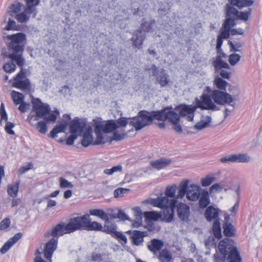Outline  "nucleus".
<instances>
[{
    "instance_id": "obj_1",
    "label": "nucleus",
    "mask_w": 262,
    "mask_h": 262,
    "mask_svg": "<svg viewBox=\"0 0 262 262\" xmlns=\"http://www.w3.org/2000/svg\"><path fill=\"white\" fill-rule=\"evenodd\" d=\"M7 38L10 40L8 45V48L11 53L7 52H3L2 56L4 57H8L11 59V62L5 63L3 67L5 72L8 73H13L16 68V64L13 62L14 61L21 68L25 63V60L22 54L24 50V43L26 40V35L22 33H18L11 35H8Z\"/></svg>"
},
{
    "instance_id": "obj_2",
    "label": "nucleus",
    "mask_w": 262,
    "mask_h": 262,
    "mask_svg": "<svg viewBox=\"0 0 262 262\" xmlns=\"http://www.w3.org/2000/svg\"><path fill=\"white\" fill-rule=\"evenodd\" d=\"M201 101H198V106L202 110H219L216 104L225 105L228 104L234 106L235 96H232L225 91L213 90L211 95L204 94L200 96Z\"/></svg>"
},
{
    "instance_id": "obj_3",
    "label": "nucleus",
    "mask_w": 262,
    "mask_h": 262,
    "mask_svg": "<svg viewBox=\"0 0 262 262\" xmlns=\"http://www.w3.org/2000/svg\"><path fill=\"white\" fill-rule=\"evenodd\" d=\"M219 253L213 255L215 262H242L239 252L232 239L225 238L221 241L218 245Z\"/></svg>"
},
{
    "instance_id": "obj_4",
    "label": "nucleus",
    "mask_w": 262,
    "mask_h": 262,
    "mask_svg": "<svg viewBox=\"0 0 262 262\" xmlns=\"http://www.w3.org/2000/svg\"><path fill=\"white\" fill-rule=\"evenodd\" d=\"M81 230L101 231L103 226L98 222L91 221L89 214L71 218L67 224V233Z\"/></svg>"
},
{
    "instance_id": "obj_5",
    "label": "nucleus",
    "mask_w": 262,
    "mask_h": 262,
    "mask_svg": "<svg viewBox=\"0 0 262 262\" xmlns=\"http://www.w3.org/2000/svg\"><path fill=\"white\" fill-rule=\"evenodd\" d=\"M144 202L163 210L162 213L160 214L162 221L170 223L173 220L177 202L176 199H169L166 196H161L156 199H149L144 201Z\"/></svg>"
},
{
    "instance_id": "obj_6",
    "label": "nucleus",
    "mask_w": 262,
    "mask_h": 262,
    "mask_svg": "<svg viewBox=\"0 0 262 262\" xmlns=\"http://www.w3.org/2000/svg\"><path fill=\"white\" fill-rule=\"evenodd\" d=\"M155 26L156 20L155 19H151L149 21H147L145 18H143L139 29L134 32L131 39L133 46L138 49L142 48L146 37L145 32H152L153 28Z\"/></svg>"
},
{
    "instance_id": "obj_7",
    "label": "nucleus",
    "mask_w": 262,
    "mask_h": 262,
    "mask_svg": "<svg viewBox=\"0 0 262 262\" xmlns=\"http://www.w3.org/2000/svg\"><path fill=\"white\" fill-rule=\"evenodd\" d=\"M32 111L36 115L47 122H55L59 115L58 111L50 113V108L49 105L45 104L37 98L32 102Z\"/></svg>"
},
{
    "instance_id": "obj_8",
    "label": "nucleus",
    "mask_w": 262,
    "mask_h": 262,
    "mask_svg": "<svg viewBox=\"0 0 262 262\" xmlns=\"http://www.w3.org/2000/svg\"><path fill=\"white\" fill-rule=\"evenodd\" d=\"M152 123L151 112L142 110L139 112L137 117L132 118L129 124L134 126L136 130H139Z\"/></svg>"
},
{
    "instance_id": "obj_9",
    "label": "nucleus",
    "mask_w": 262,
    "mask_h": 262,
    "mask_svg": "<svg viewBox=\"0 0 262 262\" xmlns=\"http://www.w3.org/2000/svg\"><path fill=\"white\" fill-rule=\"evenodd\" d=\"M13 87L23 91H29L31 88L30 81L27 77L26 72L23 68L13 77L12 80H10Z\"/></svg>"
},
{
    "instance_id": "obj_10",
    "label": "nucleus",
    "mask_w": 262,
    "mask_h": 262,
    "mask_svg": "<svg viewBox=\"0 0 262 262\" xmlns=\"http://www.w3.org/2000/svg\"><path fill=\"white\" fill-rule=\"evenodd\" d=\"M105 221V224L103 227L102 231L111 235L113 237L117 238L119 241H122L124 244H126L127 241V238L121 232L117 231L116 224L111 221L108 216L107 221Z\"/></svg>"
},
{
    "instance_id": "obj_11",
    "label": "nucleus",
    "mask_w": 262,
    "mask_h": 262,
    "mask_svg": "<svg viewBox=\"0 0 262 262\" xmlns=\"http://www.w3.org/2000/svg\"><path fill=\"white\" fill-rule=\"evenodd\" d=\"M146 70L151 72L152 75L156 77L157 82L162 88L166 86L170 81L168 74L163 68L159 69L156 65L152 64Z\"/></svg>"
},
{
    "instance_id": "obj_12",
    "label": "nucleus",
    "mask_w": 262,
    "mask_h": 262,
    "mask_svg": "<svg viewBox=\"0 0 262 262\" xmlns=\"http://www.w3.org/2000/svg\"><path fill=\"white\" fill-rule=\"evenodd\" d=\"M201 98H195V105L193 106L192 105L182 104L179 106L180 108L179 111V117H185L186 116V119L188 121H192L193 120L194 116V112L196 108H200L198 106V101H201Z\"/></svg>"
},
{
    "instance_id": "obj_13",
    "label": "nucleus",
    "mask_w": 262,
    "mask_h": 262,
    "mask_svg": "<svg viewBox=\"0 0 262 262\" xmlns=\"http://www.w3.org/2000/svg\"><path fill=\"white\" fill-rule=\"evenodd\" d=\"M167 110L168 108L165 107L161 110L151 111L152 121L156 119L161 121L168 120L169 122H173L172 119H174L173 117H175L177 113L173 111H167Z\"/></svg>"
},
{
    "instance_id": "obj_14",
    "label": "nucleus",
    "mask_w": 262,
    "mask_h": 262,
    "mask_svg": "<svg viewBox=\"0 0 262 262\" xmlns=\"http://www.w3.org/2000/svg\"><path fill=\"white\" fill-rule=\"evenodd\" d=\"M127 234H131L129 238L133 245L136 246H141L143 245L144 238L148 236L147 231H141L140 230H129L127 232Z\"/></svg>"
},
{
    "instance_id": "obj_15",
    "label": "nucleus",
    "mask_w": 262,
    "mask_h": 262,
    "mask_svg": "<svg viewBox=\"0 0 262 262\" xmlns=\"http://www.w3.org/2000/svg\"><path fill=\"white\" fill-rule=\"evenodd\" d=\"M177 212L181 221L188 222L190 216V208L187 205L183 203H179L177 206Z\"/></svg>"
},
{
    "instance_id": "obj_16",
    "label": "nucleus",
    "mask_w": 262,
    "mask_h": 262,
    "mask_svg": "<svg viewBox=\"0 0 262 262\" xmlns=\"http://www.w3.org/2000/svg\"><path fill=\"white\" fill-rule=\"evenodd\" d=\"M57 245V239L51 238L48 241L44 248V257L47 260H51L54 251L56 250Z\"/></svg>"
},
{
    "instance_id": "obj_17",
    "label": "nucleus",
    "mask_w": 262,
    "mask_h": 262,
    "mask_svg": "<svg viewBox=\"0 0 262 262\" xmlns=\"http://www.w3.org/2000/svg\"><path fill=\"white\" fill-rule=\"evenodd\" d=\"M80 136H82L81 144L83 147H88L92 144L93 141L92 127L89 125Z\"/></svg>"
},
{
    "instance_id": "obj_18",
    "label": "nucleus",
    "mask_w": 262,
    "mask_h": 262,
    "mask_svg": "<svg viewBox=\"0 0 262 262\" xmlns=\"http://www.w3.org/2000/svg\"><path fill=\"white\" fill-rule=\"evenodd\" d=\"M164 246L163 242L159 239L153 238L148 242L147 247L148 250L153 254L156 255L161 250Z\"/></svg>"
},
{
    "instance_id": "obj_19",
    "label": "nucleus",
    "mask_w": 262,
    "mask_h": 262,
    "mask_svg": "<svg viewBox=\"0 0 262 262\" xmlns=\"http://www.w3.org/2000/svg\"><path fill=\"white\" fill-rule=\"evenodd\" d=\"M220 210L212 206H209L206 208L204 212V217L207 221L211 222L215 220H218L219 217Z\"/></svg>"
},
{
    "instance_id": "obj_20",
    "label": "nucleus",
    "mask_w": 262,
    "mask_h": 262,
    "mask_svg": "<svg viewBox=\"0 0 262 262\" xmlns=\"http://www.w3.org/2000/svg\"><path fill=\"white\" fill-rule=\"evenodd\" d=\"M200 195V187L192 184L188 186L187 193V199L188 200L195 201L199 199Z\"/></svg>"
},
{
    "instance_id": "obj_21",
    "label": "nucleus",
    "mask_w": 262,
    "mask_h": 262,
    "mask_svg": "<svg viewBox=\"0 0 262 262\" xmlns=\"http://www.w3.org/2000/svg\"><path fill=\"white\" fill-rule=\"evenodd\" d=\"M171 162L172 161L170 159L162 158L155 161H151L150 164L152 168L159 170L166 168L167 166L170 165Z\"/></svg>"
},
{
    "instance_id": "obj_22",
    "label": "nucleus",
    "mask_w": 262,
    "mask_h": 262,
    "mask_svg": "<svg viewBox=\"0 0 262 262\" xmlns=\"http://www.w3.org/2000/svg\"><path fill=\"white\" fill-rule=\"evenodd\" d=\"M86 123L84 122H80L78 120H73L70 124V131L73 134L79 133L81 135L84 132V128L86 127Z\"/></svg>"
},
{
    "instance_id": "obj_23",
    "label": "nucleus",
    "mask_w": 262,
    "mask_h": 262,
    "mask_svg": "<svg viewBox=\"0 0 262 262\" xmlns=\"http://www.w3.org/2000/svg\"><path fill=\"white\" fill-rule=\"evenodd\" d=\"M36 13L28 9L26 7L22 12H19L15 16V19L20 23H25L30 18V15L33 14V17H35L36 15Z\"/></svg>"
},
{
    "instance_id": "obj_24",
    "label": "nucleus",
    "mask_w": 262,
    "mask_h": 262,
    "mask_svg": "<svg viewBox=\"0 0 262 262\" xmlns=\"http://www.w3.org/2000/svg\"><path fill=\"white\" fill-rule=\"evenodd\" d=\"M21 236L22 234L19 232L15 234L13 237L10 238L1 249V252L2 253H5L21 237Z\"/></svg>"
},
{
    "instance_id": "obj_25",
    "label": "nucleus",
    "mask_w": 262,
    "mask_h": 262,
    "mask_svg": "<svg viewBox=\"0 0 262 262\" xmlns=\"http://www.w3.org/2000/svg\"><path fill=\"white\" fill-rule=\"evenodd\" d=\"M103 131L104 133H110L114 132L117 128L116 123L113 120H108L104 124L99 123L96 124Z\"/></svg>"
},
{
    "instance_id": "obj_26",
    "label": "nucleus",
    "mask_w": 262,
    "mask_h": 262,
    "mask_svg": "<svg viewBox=\"0 0 262 262\" xmlns=\"http://www.w3.org/2000/svg\"><path fill=\"white\" fill-rule=\"evenodd\" d=\"M230 84L220 76L215 77L213 81V85L215 88L214 90H220L221 91H226V88Z\"/></svg>"
},
{
    "instance_id": "obj_27",
    "label": "nucleus",
    "mask_w": 262,
    "mask_h": 262,
    "mask_svg": "<svg viewBox=\"0 0 262 262\" xmlns=\"http://www.w3.org/2000/svg\"><path fill=\"white\" fill-rule=\"evenodd\" d=\"M199 202V207L202 209L207 208L210 203L208 192L204 190L200 195Z\"/></svg>"
},
{
    "instance_id": "obj_28",
    "label": "nucleus",
    "mask_w": 262,
    "mask_h": 262,
    "mask_svg": "<svg viewBox=\"0 0 262 262\" xmlns=\"http://www.w3.org/2000/svg\"><path fill=\"white\" fill-rule=\"evenodd\" d=\"M213 65L215 72H217L223 69H230L229 65L226 62L223 60L219 56H217L216 59L213 61Z\"/></svg>"
},
{
    "instance_id": "obj_29",
    "label": "nucleus",
    "mask_w": 262,
    "mask_h": 262,
    "mask_svg": "<svg viewBox=\"0 0 262 262\" xmlns=\"http://www.w3.org/2000/svg\"><path fill=\"white\" fill-rule=\"evenodd\" d=\"M64 230H66L64 223L58 224L52 229L51 232L47 233V236L51 235L54 238L56 236L62 235Z\"/></svg>"
},
{
    "instance_id": "obj_30",
    "label": "nucleus",
    "mask_w": 262,
    "mask_h": 262,
    "mask_svg": "<svg viewBox=\"0 0 262 262\" xmlns=\"http://www.w3.org/2000/svg\"><path fill=\"white\" fill-rule=\"evenodd\" d=\"M223 234L226 237H233L235 235L236 229L231 223H224Z\"/></svg>"
},
{
    "instance_id": "obj_31",
    "label": "nucleus",
    "mask_w": 262,
    "mask_h": 262,
    "mask_svg": "<svg viewBox=\"0 0 262 262\" xmlns=\"http://www.w3.org/2000/svg\"><path fill=\"white\" fill-rule=\"evenodd\" d=\"M24 6L18 2H15L12 4L9 8L8 12L11 16H15L24 8Z\"/></svg>"
},
{
    "instance_id": "obj_32",
    "label": "nucleus",
    "mask_w": 262,
    "mask_h": 262,
    "mask_svg": "<svg viewBox=\"0 0 262 262\" xmlns=\"http://www.w3.org/2000/svg\"><path fill=\"white\" fill-rule=\"evenodd\" d=\"M230 2L232 6L237 7L241 9L244 7L252 6L254 1L253 0H230Z\"/></svg>"
},
{
    "instance_id": "obj_33",
    "label": "nucleus",
    "mask_w": 262,
    "mask_h": 262,
    "mask_svg": "<svg viewBox=\"0 0 262 262\" xmlns=\"http://www.w3.org/2000/svg\"><path fill=\"white\" fill-rule=\"evenodd\" d=\"M135 216L136 221L133 225L136 227H139L142 225V220L143 213L141 208L139 207H135L132 209Z\"/></svg>"
},
{
    "instance_id": "obj_34",
    "label": "nucleus",
    "mask_w": 262,
    "mask_h": 262,
    "mask_svg": "<svg viewBox=\"0 0 262 262\" xmlns=\"http://www.w3.org/2000/svg\"><path fill=\"white\" fill-rule=\"evenodd\" d=\"M157 257L160 262H170L172 259L171 254L167 249L160 251Z\"/></svg>"
},
{
    "instance_id": "obj_35",
    "label": "nucleus",
    "mask_w": 262,
    "mask_h": 262,
    "mask_svg": "<svg viewBox=\"0 0 262 262\" xmlns=\"http://www.w3.org/2000/svg\"><path fill=\"white\" fill-rule=\"evenodd\" d=\"M94 132L96 136V139L93 143L94 145H100L105 143L103 133V131L96 124L95 125Z\"/></svg>"
},
{
    "instance_id": "obj_36",
    "label": "nucleus",
    "mask_w": 262,
    "mask_h": 262,
    "mask_svg": "<svg viewBox=\"0 0 262 262\" xmlns=\"http://www.w3.org/2000/svg\"><path fill=\"white\" fill-rule=\"evenodd\" d=\"M188 182L189 181L187 180L180 183L178 188L179 191L177 195V198L181 199L184 197L185 194L187 196V190L189 186Z\"/></svg>"
},
{
    "instance_id": "obj_37",
    "label": "nucleus",
    "mask_w": 262,
    "mask_h": 262,
    "mask_svg": "<svg viewBox=\"0 0 262 262\" xmlns=\"http://www.w3.org/2000/svg\"><path fill=\"white\" fill-rule=\"evenodd\" d=\"M19 184V181H17L14 184H11L8 185L7 192L9 196L12 198H16L17 196L18 192Z\"/></svg>"
},
{
    "instance_id": "obj_38",
    "label": "nucleus",
    "mask_w": 262,
    "mask_h": 262,
    "mask_svg": "<svg viewBox=\"0 0 262 262\" xmlns=\"http://www.w3.org/2000/svg\"><path fill=\"white\" fill-rule=\"evenodd\" d=\"M212 230L215 237L217 239H220L222 237V231L220 219L213 221Z\"/></svg>"
},
{
    "instance_id": "obj_39",
    "label": "nucleus",
    "mask_w": 262,
    "mask_h": 262,
    "mask_svg": "<svg viewBox=\"0 0 262 262\" xmlns=\"http://www.w3.org/2000/svg\"><path fill=\"white\" fill-rule=\"evenodd\" d=\"M90 216L93 215L100 218L101 219L107 221L108 214L105 212L102 209H92L90 210Z\"/></svg>"
},
{
    "instance_id": "obj_40",
    "label": "nucleus",
    "mask_w": 262,
    "mask_h": 262,
    "mask_svg": "<svg viewBox=\"0 0 262 262\" xmlns=\"http://www.w3.org/2000/svg\"><path fill=\"white\" fill-rule=\"evenodd\" d=\"M211 121V118L210 116H207L205 119L201 120L199 122L195 124L194 128L198 130H201L206 127L209 126Z\"/></svg>"
},
{
    "instance_id": "obj_41",
    "label": "nucleus",
    "mask_w": 262,
    "mask_h": 262,
    "mask_svg": "<svg viewBox=\"0 0 262 262\" xmlns=\"http://www.w3.org/2000/svg\"><path fill=\"white\" fill-rule=\"evenodd\" d=\"M11 98L14 103L17 105L21 103L24 100V96L21 93L15 91H12L11 93Z\"/></svg>"
},
{
    "instance_id": "obj_42",
    "label": "nucleus",
    "mask_w": 262,
    "mask_h": 262,
    "mask_svg": "<svg viewBox=\"0 0 262 262\" xmlns=\"http://www.w3.org/2000/svg\"><path fill=\"white\" fill-rule=\"evenodd\" d=\"M226 9L227 16L230 17V18L232 17V18L236 19L239 13V11L237 10V9L234 8V6L228 4L226 5Z\"/></svg>"
},
{
    "instance_id": "obj_43",
    "label": "nucleus",
    "mask_w": 262,
    "mask_h": 262,
    "mask_svg": "<svg viewBox=\"0 0 262 262\" xmlns=\"http://www.w3.org/2000/svg\"><path fill=\"white\" fill-rule=\"evenodd\" d=\"M66 130V123H62V124L56 125L53 129L50 132V136L51 138H54L56 137L58 133L64 132Z\"/></svg>"
},
{
    "instance_id": "obj_44",
    "label": "nucleus",
    "mask_w": 262,
    "mask_h": 262,
    "mask_svg": "<svg viewBox=\"0 0 262 262\" xmlns=\"http://www.w3.org/2000/svg\"><path fill=\"white\" fill-rule=\"evenodd\" d=\"M144 216L148 221H158L160 218V214L154 211H146L144 212Z\"/></svg>"
},
{
    "instance_id": "obj_45",
    "label": "nucleus",
    "mask_w": 262,
    "mask_h": 262,
    "mask_svg": "<svg viewBox=\"0 0 262 262\" xmlns=\"http://www.w3.org/2000/svg\"><path fill=\"white\" fill-rule=\"evenodd\" d=\"M174 119H173V122H170L173 125V129L177 133H181L182 132V127L181 125L180 124V117L179 115L177 113V115L175 117H173Z\"/></svg>"
},
{
    "instance_id": "obj_46",
    "label": "nucleus",
    "mask_w": 262,
    "mask_h": 262,
    "mask_svg": "<svg viewBox=\"0 0 262 262\" xmlns=\"http://www.w3.org/2000/svg\"><path fill=\"white\" fill-rule=\"evenodd\" d=\"M40 0H26V8L30 11H34L37 13L36 7L38 5Z\"/></svg>"
},
{
    "instance_id": "obj_47",
    "label": "nucleus",
    "mask_w": 262,
    "mask_h": 262,
    "mask_svg": "<svg viewBox=\"0 0 262 262\" xmlns=\"http://www.w3.org/2000/svg\"><path fill=\"white\" fill-rule=\"evenodd\" d=\"M215 178L213 174L207 175L204 178L201 179V184L203 187H207L211 184Z\"/></svg>"
},
{
    "instance_id": "obj_48",
    "label": "nucleus",
    "mask_w": 262,
    "mask_h": 262,
    "mask_svg": "<svg viewBox=\"0 0 262 262\" xmlns=\"http://www.w3.org/2000/svg\"><path fill=\"white\" fill-rule=\"evenodd\" d=\"M215 236H210L205 241V245L207 249L216 248V241Z\"/></svg>"
},
{
    "instance_id": "obj_49",
    "label": "nucleus",
    "mask_w": 262,
    "mask_h": 262,
    "mask_svg": "<svg viewBox=\"0 0 262 262\" xmlns=\"http://www.w3.org/2000/svg\"><path fill=\"white\" fill-rule=\"evenodd\" d=\"M252 9L249 8L247 11H239V13L236 20L239 19L246 21L249 20V16L251 15Z\"/></svg>"
},
{
    "instance_id": "obj_50",
    "label": "nucleus",
    "mask_w": 262,
    "mask_h": 262,
    "mask_svg": "<svg viewBox=\"0 0 262 262\" xmlns=\"http://www.w3.org/2000/svg\"><path fill=\"white\" fill-rule=\"evenodd\" d=\"M177 188L176 185H173L172 186H168L165 190V194L166 197L171 198L174 199L176 193V190Z\"/></svg>"
},
{
    "instance_id": "obj_51",
    "label": "nucleus",
    "mask_w": 262,
    "mask_h": 262,
    "mask_svg": "<svg viewBox=\"0 0 262 262\" xmlns=\"http://www.w3.org/2000/svg\"><path fill=\"white\" fill-rule=\"evenodd\" d=\"M122 170V166L121 165L113 166L111 169H105L103 172L107 175H111L115 172H121Z\"/></svg>"
},
{
    "instance_id": "obj_52",
    "label": "nucleus",
    "mask_w": 262,
    "mask_h": 262,
    "mask_svg": "<svg viewBox=\"0 0 262 262\" xmlns=\"http://www.w3.org/2000/svg\"><path fill=\"white\" fill-rule=\"evenodd\" d=\"M235 25V19L232 18H228L224 21L223 24V29H227L231 30V28Z\"/></svg>"
},
{
    "instance_id": "obj_53",
    "label": "nucleus",
    "mask_w": 262,
    "mask_h": 262,
    "mask_svg": "<svg viewBox=\"0 0 262 262\" xmlns=\"http://www.w3.org/2000/svg\"><path fill=\"white\" fill-rule=\"evenodd\" d=\"M126 134L124 132L119 133L118 131L115 130L113 132V136L111 139V141H121L126 137Z\"/></svg>"
},
{
    "instance_id": "obj_54",
    "label": "nucleus",
    "mask_w": 262,
    "mask_h": 262,
    "mask_svg": "<svg viewBox=\"0 0 262 262\" xmlns=\"http://www.w3.org/2000/svg\"><path fill=\"white\" fill-rule=\"evenodd\" d=\"M129 191V189L125 188H118L115 190L114 192V196L115 198H118L119 197H122L124 193L128 192Z\"/></svg>"
},
{
    "instance_id": "obj_55",
    "label": "nucleus",
    "mask_w": 262,
    "mask_h": 262,
    "mask_svg": "<svg viewBox=\"0 0 262 262\" xmlns=\"http://www.w3.org/2000/svg\"><path fill=\"white\" fill-rule=\"evenodd\" d=\"M241 56L238 54H232L229 56V62L231 66L235 65L240 60Z\"/></svg>"
},
{
    "instance_id": "obj_56",
    "label": "nucleus",
    "mask_w": 262,
    "mask_h": 262,
    "mask_svg": "<svg viewBox=\"0 0 262 262\" xmlns=\"http://www.w3.org/2000/svg\"><path fill=\"white\" fill-rule=\"evenodd\" d=\"M36 127L38 132L42 134H45L47 131V125L45 122H38Z\"/></svg>"
},
{
    "instance_id": "obj_57",
    "label": "nucleus",
    "mask_w": 262,
    "mask_h": 262,
    "mask_svg": "<svg viewBox=\"0 0 262 262\" xmlns=\"http://www.w3.org/2000/svg\"><path fill=\"white\" fill-rule=\"evenodd\" d=\"M11 220L8 217H6L0 222V230H4L10 227Z\"/></svg>"
},
{
    "instance_id": "obj_58",
    "label": "nucleus",
    "mask_w": 262,
    "mask_h": 262,
    "mask_svg": "<svg viewBox=\"0 0 262 262\" xmlns=\"http://www.w3.org/2000/svg\"><path fill=\"white\" fill-rule=\"evenodd\" d=\"M14 127V124L9 121L6 122V124L5 127V130L6 132L11 135H14L15 134L14 131L12 128Z\"/></svg>"
},
{
    "instance_id": "obj_59",
    "label": "nucleus",
    "mask_w": 262,
    "mask_h": 262,
    "mask_svg": "<svg viewBox=\"0 0 262 262\" xmlns=\"http://www.w3.org/2000/svg\"><path fill=\"white\" fill-rule=\"evenodd\" d=\"M0 115H1V122L5 120L6 122L8 121V116L5 108V105L3 103H1L0 107Z\"/></svg>"
},
{
    "instance_id": "obj_60",
    "label": "nucleus",
    "mask_w": 262,
    "mask_h": 262,
    "mask_svg": "<svg viewBox=\"0 0 262 262\" xmlns=\"http://www.w3.org/2000/svg\"><path fill=\"white\" fill-rule=\"evenodd\" d=\"M114 218H118L121 221L129 220V218L127 215L122 210H119L116 215H113Z\"/></svg>"
},
{
    "instance_id": "obj_61",
    "label": "nucleus",
    "mask_w": 262,
    "mask_h": 262,
    "mask_svg": "<svg viewBox=\"0 0 262 262\" xmlns=\"http://www.w3.org/2000/svg\"><path fill=\"white\" fill-rule=\"evenodd\" d=\"M239 163H248L250 162L251 157L247 154H238Z\"/></svg>"
},
{
    "instance_id": "obj_62",
    "label": "nucleus",
    "mask_w": 262,
    "mask_h": 262,
    "mask_svg": "<svg viewBox=\"0 0 262 262\" xmlns=\"http://www.w3.org/2000/svg\"><path fill=\"white\" fill-rule=\"evenodd\" d=\"M35 257L34 259V262H47L43 260L41 257V253L38 249L36 250L35 251ZM49 262H52V259L48 260Z\"/></svg>"
},
{
    "instance_id": "obj_63",
    "label": "nucleus",
    "mask_w": 262,
    "mask_h": 262,
    "mask_svg": "<svg viewBox=\"0 0 262 262\" xmlns=\"http://www.w3.org/2000/svg\"><path fill=\"white\" fill-rule=\"evenodd\" d=\"M102 256V255L100 253L93 252L91 254V260L94 262H102L103 261Z\"/></svg>"
},
{
    "instance_id": "obj_64",
    "label": "nucleus",
    "mask_w": 262,
    "mask_h": 262,
    "mask_svg": "<svg viewBox=\"0 0 262 262\" xmlns=\"http://www.w3.org/2000/svg\"><path fill=\"white\" fill-rule=\"evenodd\" d=\"M116 123L117 128L121 127H125L128 124V121L126 118H121L117 120Z\"/></svg>"
}]
</instances>
